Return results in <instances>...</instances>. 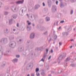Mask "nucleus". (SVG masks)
I'll return each instance as SVG.
<instances>
[{
  "label": "nucleus",
  "mask_w": 76,
  "mask_h": 76,
  "mask_svg": "<svg viewBox=\"0 0 76 76\" xmlns=\"http://www.w3.org/2000/svg\"><path fill=\"white\" fill-rule=\"evenodd\" d=\"M37 28L38 29L42 31H45L46 30V28L44 27H41L39 25H37Z\"/></svg>",
  "instance_id": "f257e3e1"
},
{
  "label": "nucleus",
  "mask_w": 76,
  "mask_h": 76,
  "mask_svg": "<svg viewBox=\"0 0 76 76\" xmlns=\"http://www.w3.org/2000/svg\"><path fill=\"white\" fill-rule=\"evenodd\" d=\"M66 55V53H64L62 55H60L58 59V60H61L63 58H65Z\"/></svg>",
  "instance_id": "f03ea898"
},
{
  "label": "nucleus",
  "mask_w": 76,
  "mask_h": 76,
  "mask_svg": "<svg viewBox=\"0 0 76 76\" xmlns=\"http://www.w3.org/2000/svg\"><path fill=\"white\" fill-rule=\"evenodd\" d=\"M52 12L53 13L57 12V6L53 5L52 7Z\"/></svg>",
  "instance_id": "7ed1b4c3"
},
{
  "label": "nucleus",
  "mask_w": 76,
  "mask_h": 76,
  "mask_svg": "<svg viewBox=\"0 0 76 76\" xmlns=\"http://www.w3.org/2000/svg\"><path fill=\"white\" fill-rule=\"evenodd\" d=\"M1 42L2 44L7 43V39L6 38L2 39L1 41Z\"/></svg>",
  "instance_id": "20e7f679"
},
{
  "label": "nucleus",
  "mask_w": 76,
  "mask_h": 76,
  "mask_svg": "<svg viewBox=\"0 0 76 76\" xmlns=\"http://www.w3.org/2000/svg\"><path fill=\"white\" fill-rule=\"evenodd\" d=\"M17 9L18 7H17V6L13 5L11 7V10H12L14 12H16Z\"/></svg>",
  "instance_id": "39448f33"
},
{
  "label": "nucleus",
  "mask_w": 76,
  "mask_h": 76,
  "mask_svg": "<svg viewBox=\"0 0 76 76\" xmlns=\"http://www.w3.org/2000/svg\"><path fill=\"white\" fill-rule=\"evenodd\" d=\"M70 60V58L68 57L66 58L64 61V62L65 63L64 64V67H65V66H67V63H66V62L68 61H69Z\"/></svg>",
  "instance_id": "423d86ee"
},
{
  "label": "nucleus",
  "mask_w": 76,
  "mask_h": 76,
  "mask_svg": "<svg viewBox=\"0 0 76 76\" xmlns=\"http://www.w3.org/2000/svg\"><path fill=\"white\" fill-rule=\"evenodd\" d=\"M16 46V43L15 42H13L10 45V47L12 48H14Z\"/></svg>",
  "instance_id": "0eeeda50"
},
{
  "label": "nucleus",
  "mask_w": 76,
  "mask_h": 76,
  "mask_svg": "<svg viewBox=\"0 0 76 76\" xmlns=\"http://www.w3.org/2000/svg\"><path fill=\"white\" fill-rule=\"evenodd\" d=\"M24 1V0H22V1H17L16 3L17 4H22L23 2Z\"/></svg>",
  "instance_id": "6e6552de"
},
{
  "label": "nucleus",
  "mask_w": 76,
  "mask_h": 76,
  "mask_svg": "<svg viewBox=\"0 0 76 76\" xmlns=\"http://www.w3.org/2000/svg\"><path fill=\"white\" fill-rule=\"evenodd\" d=\"M23 10L20 9L19 12V14L20 16H23Z\"/></svg>",
  "instance_id": "1a4fd4ad"
},
{
  "label": "nucleus",
  "mask_w": 76,
  "mask_h": 76,
  "mask_svg": "<svg viewBox=\"0 0 76 76\" xmlns=\"http://www.w3.org/2000/svg\"><path fill=\"white\" fill-rule=\"evenodd\" d=\"M34 37H35V34L34 33H32L30 37V39H34Z\"/></svg>",
  "instance_id": "9d476101"
},
{
  "label": "nucleus",
  "mask_w": 76,
  "mask_h": 76,
  "mask_svg": "<svg viewBox=\"0 0 76 76\" xmlns=\"http://www.w3.org/2000/svg\"><path fill=\"white\" fill-rule=\"evenodd\" d=\"M31 27L29 26H27V29L28 31H29L31 30Z\"/></svg>",
  "instance_id": "9b49d317"
},
{
  "label": "nucleus",
  "mask_w": 76,
  "mask_h": 76,
  "mask_svg": "<svg viewBox=\"0 0 76 76\" xmlns=\"http://www.w3.org/2000/svg\"><path fill=\"white\" fill-rule=\"evenodd\" d=\"M18 60L17 59L15 58L12 60V61L14 63H15L18 62Z\"/></svg>",
  "instance_id": "f8f14e48"
},
{
  "label": "nucleus",
  "mask_w": 76,
  "mask_h": 76,
  "mask_svg": "<svg viewBox=\"0 0 76 76\" xmlns=\"http://www.w3.org/2000/svg\"><path fill=\"white\" fill-rule=\"evenodd\" d=\"M13 23V19H12L9 20V25H11Z\"/></svg>",
  "instance_id": "ddd939ff"
},
{
  "label": "nucleus",
  "mask_w": 76,
  "mask_h": 76,
  "mask_svg": "<svg viewBox=\"0 0 76 76\" xmlns=\"http://www.w3.org/2000/svg\"><path fill=\"white\" fill-rule=\"evenodd\" d=\"M40 7V6L39 5H36L35 6V9L36 10H37V9H38V8L39 7Z\"/></svg>",
  "instance_id": "4468645a"
},
{
  "label": "nucleus",
  "mask_w": 76,
  "mask_h": 76,
  "mask_svg": "<svg viewBox=\"0 0 76 76\" xmlns=\"http://www.w3.org/2000/svg\"><path fill=\"white\" fill-rule=\"evenodd\" d=\"M17 15L16 14H14L12 16V18H13L14 19H16V18H17Z\"/></svg>",
  "instance_id": "2eb2a0df"
},
{
  "label": "nucleus",
  "mask_w": 76,
  "mask_h": 76,
  "mask_svg": "<svg viewBox=\"0 0 76 76\" xmlns=\"http://www.w3.org/2000/svg\"><path fill=\"white\" fill-rule=\"evenodd\" d=\"M34 17L32 18V16H31V18L32 19H33V20H35V19L36 18V16H35V15H33Z\"/></svg>",
  "instance_id": "dca6fc26"
},
{
  "label": "nucleus",
  "mask_w": 76,
  "mask_h": 76,
  "mask_svg": "<svg viewBox=\"0 0 76 76\" xmlns=\"http://www.w3.org/2000/svg\"><path fill=\"white\" fill-rule=\"evenodd\" d=\"M6 64V62H3L2 63V65H1V67H3L4 66H5V65Z\"/></svg>",
  "instance_id": "f3484780"
},
{
  "label": "nucleus",
  "mask_w": 76,
  "mask_h": 76,
  "mask_svg": "<svg viewBox=\"0 0 76 76\" xmlns=\"http://www.w3.org/2000/svg\"><path fill=\"white\" fill-rule=\"evenodd\" d=\"M41 74L42 76H45V72L44 71H43L42 72Z\"/></svg>",
  "instance_id": "a211bd4d"
},
{
  "label": "nucleus",
  "mask_w": 76,
  "mask_h": 76,
  "mask_svg": "<svg viewBox=\"0 0 76 76\" xmlns=\"http://www.w3.org/2000/svg\"><path fill=\"white\" fill-rule=\"evenodd\" d=\"M46 21H49L50 20V18L48 17H46Z\"/></svg>",
  "instance_id": "6ab92c4d"
},
{
  "label": "nucleus",
  "mask_w": 76,
  "mask_h": 76,
  "mask_svg": "<svg viewBox=\"0 0 76 76\" xmlns=\"http://www.w3.org/2000/svg\"><path fill=\"white\" fill-rule=\"evenodd\" d=\"M53 39H57V35H53Z\"/></svg>",
  "instance_id": "aec40b11"
},
{
  "label": "nucleus",
  "mask_w": 76,
  "mask_h": 76,
  "mask_svg": "<svg viewBox=\"0 0 76 76\" xmlns=\"http://www.w3.org/2000/svg\"><path fill=\"white\" fill-rule=\"evenodd\" d=\"M4 14L5 15H7L9 14V12L7 11H4Z\"/></svg>",
  "instance_id": "412c9836"
},
{
  "label": "nucleus",
  "mask_w": 76,
  "mask_h": 76,
  "mask_svg": "<svg viewBox=\"0 0 76 76\" xmlns=\"http://www.w3.org/2000/svg\"><path fill=\"white\" fill-rule=\"evenodd\" d=\"M64 6V5H63V3H62V2H61V4H60V7H62Z\"/></svg>",
  "instance_id": "4be33fe9"
},
{
  "label": "nucleus",
  "mask_w": 76,
  "mask_h": 76,
  "mask_svg": "<svg viewBox=\"0 0 76 76\" xmlns=\"http://www.w3.org/2000/svg\"><path fill=\"white\" fill-rule=\"evenodd\" d=\"M63 34L64 35H66V36H67V35H68V33H67V32H64V33H63Z\"/></svg>",
  "instance_id": "5701e85b"
},
{
  "label": "nucleus",
  "mask_w": 76,
  "mask_h": 76,
  "mask_svg": "<svg viewBox=\"0 0 76 76\" xmlns=\"http://www.w3.org/2000/svg\"><path fill=\"white\" fill-rule=\"evenodd\" d=\"M11 31H16V29H14V27H12L11 28Z\"/></svg>",
  "instance_id": "b1692460"
},
{
  "label": "nucleus",
  "mask_w": 76,
  "mask_h": 76,
  "mask_svg": "<svg viewBox=\"0 0 76 76\" xmlns=\"http://www.w3.org/2000/svg\"><path fill=\"white\" fill-rule=\"evenodd\" d=\"M27 23H28V25H31V22H29V20H28L27 21Z\"/></svg>",
  "instance_id": "393cba45"
},
{
  "label": "nucleus",
  "mask_w": 76,
  "mask_h": 76,
  "mask_svg": "<svg viewBox=\"0 0 76 76\" xmlns=\"http://www.w3.org/2000/svg\"><path fill=\"white\" fill-rule=\"evenodd\" d=\"M44 10L45 12H48V8H44Z\"/></svg>",
  "instance_id": "a878e982"
},
{
  "label": "nucleus",
  "mask_w": 76,
  "mask_h": 76,
  "mask_svg": "<svg viewBox=\"0 0 76 76\" xmlns=\"http://www.w3.org/2000/svg\"><path fill=\"white\" fill-rule=\"evenodd\" d=\"M75 65H76V64H72L70 65V66H72V67H75Z\"/></svg>",
  "instance_id": "bb28decb"
},
{
  "label": "nucleus",
  "mask_w": 76,
  "mask_h": 76,
  "mask_svg": "<svg viewBox=\"0 0 76 76\" xmlns=\"http://www.w3.org/2000/svg\"><path fill=\"white\" fill-rule=\"evenodd\" d=\"M39 71V69L38 68H37L36 69V72H38Z\"/></svg>",
  "instance_id": "cd10ccee"
},
{
  "label": "nucleus",
  "mask_w": 76,
  "mask_h": 76,
  "mask_svg": "<svg viewBox=\"0 0 76 76\" xmlns=\"http://www.w3.org/2000/svg\"><path fill=\"white\" fill-rule=\"evenodd\" d=\"M37 72V73H36L37 76H39V72Z\"/></svg>",
  "instance_id": "c85d7f7f"
},
{
  "label": "nucleus",
  "mask_w": 76,
  "mask_h": 76,
  "mask_svg": "<svg viewBox=\"0 0 76 76\" xmlns=\"http://www.w3.org/2000/svg\"><path fill=\"white\" fill-rule=\"evenodd\" d=\"M47 32H48L47 31H46L45 32H44L43 34H44V35H47Z\"/></svg>",
  "instance_id": "c756f323"
},
{
  "label": "nucleus",
  "mask_w": 76,
  "mask_h": 76,
  "mask_svg": "<svg viewBox=\"0 0 76 76\" xmlns=\"http://www.w3.org/2000/svg\"><path fill=\"white\" fill-rule=\"evenodd\" d=\"M16 57L17 58H19V57H20V56L19 55H16Z\"/></svg>",
  "instance_id": "7c9ffc66"
},
{
  "label": "nucleus",
  "mask_w": 76,
  "mask_h": 76,
  "mask_svg": "<svg viewBox=\"0 0 76 76\" xmlns=\"http://www.w3.org/2000/svg\"><path fill=\"white\" fill-rule=\"evenodd\" d=\"M64 21L63 20L61 21L60 22V23H64Z\"/></svg>",
  "instance_id": "2f4dec72"
},
{
  "label": "nucleus",
  "mask_w": 76,
  "mask_h": 76,
  "mask_svg": "<svg viewBox=\"0 0 76 76\" xmlns=\"http://www.w3.org/2000/svg\"><path fill=\"white\" fill-rule=\"evenodd\" d=\"M73 13V10H71V13H70V14L71 15H72Z\"/></svg>",
  "instance_id": "473e14b6"
},
{
  "label": "nucleus",
  "mask_w": 76,
  "mask_h": 76,
  "mask_svg": "<svg viewBox=\"0 0 76 76\" xmlns=\"http://www.w3.org/2000/svg\"><path fill=\"white\" fill-rule=\"evenodd\" d=\"M51 3V1L50 0H48V4H50V3Z\"/></svg>",
  "instance_id": "72a5a7b5"
},
{
  "label": "nucleus",
  "mask_w": 76,
  "mask_h": 76,
  "mask_svg": "<svg viewBox=\"0 0 76 76\" xmlns=\"http://www.w3.org/2000/svg\"><path fill=\"white\" fill-rule=\"evenodd\" d=\"M42 5L43 6H45V3H44V2H43Z\"/></svg>",
  "instance_id": "f704fd0d"
},
{
  "label": "nucleus",
  "mask_w": 76,
  "mask_h": 76,
  "mask_svg": "<svg viewBox=\"0 0 76 76\" xmlns=\"http://www.w3.org/2000/svg\"><path fill=\"white\" fill-rule=\"evenodd\" d=\"M51 56H50L48 58V60H50V59H51Z\"/></svg>",
  "instance_id": "c9c22d12"
},
{
  "label": "nucleus",
  "mask_w": 76,
  "mask_h": 76,
  "mask_svg": "<svg viewBox=\"0 0 76 76\" xmlns=\"http://www.w3.org/2000/svg\"><path fill=\"white\" fill-rule=\"evenodd\" d=\"M2 4V3L0 2V7H1V5Z\"/></svg>",
  "instance_id": "e433bc0d"
},
{
  "label": "nucleus",
  "mask_w": 76,
  "mask_h": 76,
  "mask_svg": "<svg viewBox=\"0 0 76 76\" xmlns=\"http://www.w3.org/2000/svg\"><path fill=\"white\" fill-rule=\"evenodd\" d=\"M71 1L72 2H75V1H76V0H71Z\"/></svg>",
  "instance_id": "4c0bfd02"
},
{
  "label": "nucleus",
  "mask_w": 76,
  "mask_h": 76,
  "mask_svg": "<svg viewBox=\"0 0 76 76\" xmlns=\"http://www.w3.org/2000/svg\"><path fill=\"white\" fill-rule=\"evenodd\" d=\"M40 61H44V58H42V59L40 60Z\"/></svg>",
  "instance_id": "58836bf2"
},
{
  "label": "nucleus",
  "mask_w": 76,
  "mask_h": 76,
  "mask_svg": "<svg viewBox=\"0 0 76 76\" xmlns=\"http://www.w3.org/2000/svg\"><path fill=\"white\" fill-rule=\"evenodd\" d=\"M4 32L5 34H7V31L6 30H4Z\"/></svg>",
  "instance_id": "ea45409f"
},
{
  "label": "nucleus",
  "mask_w": 76,
  "mask_h": 76,
  "mask_svg": "<svg viewBox=\"0 0 76 76\" xmlns=\"http://www.w3.org/2000/svg\"><path fill=\"white\" fill-rule=\"evenodd\" d=\"M50 53H53V49L51 50Z\"/></svg>",
  "instance_id": "a19ab883"
},
{
  "label": "nucleus",
  "mask_w": 76,
  "mask_h": 76,
  "mask_svg": "<svg viewBox=\"0 0 76 76\" xmlns=\"http://www.w3.org/2000/svg\"><path fill=\"white\" fill-rule=\"evenodd\" d=\"M51 41V38H50V39L49 40V42H50Z\"/></svg>",
  "instance_id": "79ce46f5"
},
{
  "label": "nucleus",
  "mask_w": 76,
  "mask_h": 76,
  "mask_svg": "<svg viewBox=\"0 0 76 76\" xmlns=\"http://www.w3.org/2000/svg\"><path fill=\"white\" fill-rule=\"evenodd\" d=\"M45 57H46V55H45L43 56V58H45Z\"/></svg>",
  "instance_id": "37998d69"
},
{
  "label": "nucleus",
  "mask_w": 76,
  "mask_h": 76,
  "mask_svg": "<svg viewBox=\"0 0 76 76\" xmlns=\"http://www.w3.org/2000/svg\"><path fill=\"white\" fill-rule=\"evenodd\" d=\"M46 51V53H48V49H47Z\"/></svg>",
  "instance_id": "c03bdc74"
},
{
  "label": "nucleus",
  "mask_w": 76,
  "mask_h": 76,
  "mask_svg": "<svg viewBox=\"0 0 76 76\" xmlns=\"http://www.w3.org/2000/svg\"><path fill=\"white\" fill-rule=\"evenodd\" d=\"M31 76H34V74H31Z\"/></svg>",
  "instance_id": "a18cd8bd"
},
{
  "label": "nucleus",
  "mask_w": 76,
  "mask_h": 76,
  "mask_svg": "<svg viewBox=\"0 0 76 76\" xmlns=\"http://www.w3.org/2000/svg\"><path fill=\"white\" fill-rule=\"evenodd\" d=\"M17 27H18V26H19V23H17Z\"/></svg>",
  "instance_id": "49530a36"
},
{
  "label": "nucleus",
  "mask_w": 76,
  "mask_h": 76,
  "mask_svg": "<svg viewBox=\"0 0 76 76\" xmlns=\"http://www.w3.org/2000/svg\"><path fill=\"white\" fill-rule=\"evenodd\" d=\"M63 72V69H62V70L61 71V72Z\"/></svg>",
  "instance_id": "de8ad7c7"
},
{
  "label": "nucleus",
  "mask_w": 76,
  "mask_h": 76,
  "mask_svg": "<svg viewBox=\"0 0 76 76\" xmlns=\"http://www.w3.org/2000/svg\"><path fill=\"white\" fill-rule=\"evenodd\" d=\"M59 45H61V42H60L59 43Z\"/></svg>",
  "instance_id": "09e8293b"
},
{
  "label": "nucleus",
  "mask_w": 76,
  "mask_h": 76,
  "mask_svg": "<svg viewBox=\"0 0 76 76\" xmlns=\"http://www.w3.org/2000/svg\"><path fill=\"white\" fill-rule=\"evenodd\" d=\"M61 26H60L58 28V30L59 29H61Z\"/></svg>",
  "instance_id": "8fccbe9b"
},
{
  "label": "nucleus",
  "mask_w": 76,
  "mask_h": 76,
  "mask_svg": "<svg viewBox=\"0 0 76 76\" xmlns=\"http://www.w3.org/2000/svg\"><path fill=\"white\" fill-rule=\"evenodd\" d=\"M32 26H35V24H34V23H33L32 24Z\"/></svg>",
  "instance_id": "3c124183"
},
{
  "label": "nucleus",
  "mask_w": 76,
  "mask_h": 76,
  "mask_svg": "<svg viewBox=\"0 0 76 76\" xmlns=\"http://www.w3.org/2000/svg\"><path fill=\"white\" fill-rule=\"evenodd\" d=\"M1 55H2L3 54V51H2L1 52Z\"/></svg>",
  "instance_id": "603ef678"
},
{
  "label": "nucleus",
  "mask_w": 76,
  "mask_h": 76,
  "mask_svg": "<svg viewBox=\"0 0 76 76\" xmlns=\"http://www.w3.org/2000/svg\"><path fill=\"white\" fill-rule=\"evenodd\" d=\"M51 73H54V71H52Z\"/></svg>",
  "instance_id": "864d4df0"
},
{
  "label": "nucleus",
  "mask_w": 76,
  "mask_h": 76,
  "mask_svg": "<svg viewBox=\"0 0 76 76\" xmlns=\"http://www.w3.org/2000/svg\"><path fill=\"white\" fill-rule=\"evenodd\" d=\"M39 49L40 50H41V49L42 48V47H41Z\"/></svg>",
  "instance_id": "5fc2aeb1"
},
{
  "label": "nucleus",
  "mask_w": 76,
  "mask_h": 76,
  "mask_svg": "<svg viewBox=\"0 0 76 76\" xmlns=\"http://www.w3.org/2000/svg\"><path fill=\"white\" fill-rule=\"evenodd\" d=\"M6 30V31H7H7H8V29H7V28H6V30Z\"/></svg>",
  "instance_id": "6e6d98bb"
},
{
  "label": "nucleus",
  "mask_w": 76,
  "mask_h": 76,
  "mask_svg": "<svg viewBox=\"0 0 76 76\" xmlns=\"http://www.w3.org/2000/svg\"><path fill=\"white\" fill-rule=\"evenodd\" d=\"M56 4L57 5V1H56Z\"/></svg>",
  "instance_id": "4d7b16f0"
},
{
  "label": "nucleus",
  "mask_w": 76,
  "mask_h": 76,
  "mask_svg": "<svg viewBox=\"0 0 76 76\" xmlns=\"http://www.w3.org/2000/svg\"><path fill=\"white\" fill-rule=\"evenodd\" d=\"M48 76H51V75L50 74H49L48 75Z\"/></svg>",
  "instance_id": "13d9d810"
},
{
  "label": "nucleus",
  "mask_w": 76,
  "mask_h": 76,
  "mask_svg": "<svg viewBox=\"0 0 76 76\" xmlns=\"http://www.w3.org/2000/svg\"><path fill=\"white\" fill-rule=\"evenodd\" d=\"M65 1H69V0H65Z\"/></svg>",
  "instance_id": "bf43d9fd"
},
{
  "label": "nucleus",
  "mask_w": 76,
  "mask_h": 76,
  "mask_svg": "<svg viewBox=\"0 0 76 76\" xmlns=\"http://www.w3.org/2000/svg\"><path fill=\"white\" fill-rule=\"evenodd\" d=\"M54 63H56V62H55L53 63V64H54Z\"/></svg>",
  "instance_id": "052dcab7"
},
{
  "label": "nucleus",
  "mask_w": 76,
  "mask_h": 76,
  "mask_svg": "<svg viewBox=\"0 0 76 76\" xmlns=\"http://www.w3.org/2000/svg\"><path fill=\"white\" fill-rule=\"evenodd\" d=\"M73 39H72L71 40V41H73Z\"/></svg>",
  "instance_id": "680f3d73"
},
{
  "label": "nucleus",
  "mask_w": 76,
  "mask_h": 76,
  "mask_svg": "<svg viewBox=\"0 0 76 76\" xmlns=\"http://www.w3.org/2000/svg\"><path fill=\"white\" fill-rule=\"evenodd\" d=\"M60 61L58 62V64H60Z\"/></svg>",
  "instance_id": "e2e57ef3"
},
{
  "label": "nucleus",
  "mask_w": 76,
  "mask_h": 76,
  "mask_svg": "<svg viewBox=\"0 0 76 76\" xmlns=\"http://www.w3.org/2000/svg\"><path fill=\"white\" fill-rule=\"evenodd\" d=\"M72 47H73L72 46H71V47H70V48H72Z\"/></svg>",
  "instance_id": "0e129e2a"
},
{
  "label": "nucleus",
  "mask_w": 76,
  "mask_h": 76,
  "mask_svg": "<svg viewBox=\"0 0 76 76\" xmlns=\"http://www.w3.org/2000/svg\"><path fill=\"white\" fill-rule=\"evenodd\" d=\"M14 3L13 2H12V3H11V4H13Z\"/></svg>",
  "instance_id": "69168bd1"
},
{
  "label": "nucleus",
  "mask_w": 76,
  "mask_h": 76,
  "mask_svg": "<svg viewBox=\"0 0 76 76\" xmlns=\"http://www.w3.org/2000/svg\"><path fill=\"white\" fill-rule=\"evenodd\" d=\"M30 76V75L29 74H28L27 76Z\"/></svg>",
  "instance_id": "338daca9"
},
{
  "label": "nucleus",
  "mask_w": 76,
  "mask_h": 76,
  "mask_svg": "<svg viewBox=\"0 0 76 76\" xmlns=\"http://www.w3.org/2000/svg\"><path fill=\"white\" fill-rule=\"evenodd\" d=\"M22 41V40H21V39H20V40H19V41Z\"/></svg>",
  "instance_id": "774afa93"
}]
</instances>
